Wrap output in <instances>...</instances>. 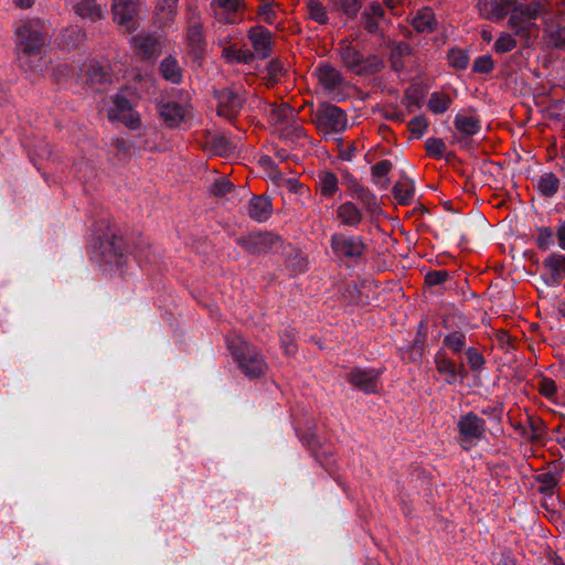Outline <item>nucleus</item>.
Segmentation results:
<instances>
[{
    "instance_id": "f257e3e1",
    "label": "nucleus",
    "mask_w": 565,
    "mask_h": 565,
    "mask_svg": "<svg viewBox=\"0 0 565 565\" xmlns=\"http://www.w3.org/2000/svg\"><path fill=\"white\" fill-rule=\"evenodd\" d=\"M545 9V1H533L521 7L516 6V0H478L476 4L479 17L494 23L510 14V28L526 44L537 38L539 28L534 21Z\"/></svg>"
},
{
    "instance_id": "f03ea898",
    "label": "nucleus",
    "mask_w": 565,
    "mask_h": 565,
    "mask_svg": "<svg viewBox=\"0 0 565 565\" xmlns=\"http://www.w3.org/2000/svg\"><path fill=\"white\" fill-rule=\"evenodd\" d=\"M227 350L237 369L248 379H257L265 374L267 363L260 350L246 341L241 333L231 332L225 338Z\"/></svg>"
},
{
    "instance_id": "7ed1b4c3",
    "label": "nucleus",
    "mask_w": 565,
    "mask_h": 565,
    "mask_svg": "<svg viewBox=\"0 0 565 565\" xmlns=\"http://www.w3.org/2000/svg\"><path fill=\"white\" fill-rule=\"evenodd\" d=\"M15 54L21 67L33 70V60H41L46 44V35L38 22L28 21L15 29Z\"/></svg>"
},
{
    "instance_id": "20e7f679",
    "label": "nucleus",
    "mask_w": 565,
    "mask_h": 565,
    "mask_svg": "<svg viewBox=\"0 0 565 565\" xmlns=\"http://www.w3.org/2000/svg\"><path fill=\"white\" fill-rule=\"evenodd\" d=\"M92 257L99 266L120 269L129 259L128 247L121 236H118L108 224L105 231L97 235L93 245Z\"/></svg>"
},
{
    "instance_id": "39448f33",
    "label": "nucleus",
    "mask_w": 565,
    "mask_h": 565,
    "mask_svg": "<svg viewBox=\"0 0 565 565\" xmlns=\"http://www.w3.org/2000/svg\"><path fill=\"white\" fill-rule=\"evenodd\" d=\"M338 51L345 68L356 75H374L384 68V62L379 55L364 56L349 40H341Z\"/></svg>"
},
{
    "instance_id": "423d86ee",
    "label": "nucleus",
    "mask_w": 565,
    "mask_h": 565,
    "mask_svg": "<svg viewBox=\"0 0 565 565\" xmlns=\"http://www.w3.org/2000/svg\"><path fill=\"white\" fill-rule=\"evenodd\" d=\"M458 444L461 449L469 451L486 437L487 423L473 412H468L457 420Z\"/></svg>"
},
{
    "instance_id": "0eeeda50",
    "label": "nucleus",
    "mask_w": 565,
    "mask_h": 565,
    "mask_svg": "<svg viewBox=\"0 0 565 565\" xmlns=\"http://www.w3.org/2000/svg\"><path fill=\"white\" fill-rule=\"evenodd\" d=\"M330 247L335 258L358 263L365 254L367 246L360 235L337 232L330 236Z\"/></svg>"
},
{
    "instance_id": "6e6552de",
    "label": "nucleus",
    "mask_w": 565,
    "mask_h": 565,
    "mask_svg": "<svg viewBox=\"0 0 565 565\" xmlns=\"http://www.w3.org/2000/svg\"><path fill=\"white\" fill-rule=\"evenodd\" d=\"M236 244L246 253L259 256L278 250L282 245V238L274 232L256 231L238 237Z\"/></svg>"
},
{
    "instance_id": "1a4fd4ad",
    "label": "nucleus",
    "mask_w": 565,
    "mask_h": 565,
    "mask_svg": "<svg viewBox=\"0 0 565 565\" xmlns=\"http://www.w3.org/2000/svg\"><path fill=\"white\" fill-rule=\"evenodd\" d=\"M185 38L191 58L193 62L201 63L206 50V40L201 12L192 6L188 8V26Z\"/></svg>"
},
{
    "instance_id": "9d476101",
    "label": "nucleus",
    "mask_w": 565,
    "mask_h": 565,
    "mask_svg": "<svg viewBox=\"0 0 565 565\" xmlns=\"http://www.w3.org/2000/svg\"><path fill=\"white\" fill-rule=\"evenodd\" d=\"M313 121L317 128L324 134H341L348 127L345 111L330 103H322L318 106Z\"/></svg>"
},
{
    "instance_id": "9b49d317",
    "label": "nucleus",
    "mask_w": 565,
    "mask_h": 565,
    "mask_svg": "<svg viewBox=\"0 0 565 565\" xmlns=\"http://www.w3.org/2000/svg\"><path fill=\"white\" fill-rule=\"evenodd\" d=\"M382 370L374 367H347L342 377L355 390L364 394H376L380 388Z\"/></svg>"
},
{
    "instance_id": "f8f14e48",
    "label": "nucleus",
    "mask_w": 565,
    "mask_h": 565,
    "mask_svg": "<svg viewBox=\"0 0 565 565\" xmlns=\"http://www.w3.org/2000/svg\"><path fill=\"white\" fill-rule=\"evenodd\" d=\"M342 184L347 188L348 195L363 204L367 212L375 213L380 210V202L376 194L348 170L340 169Z\"/></svg>"
},
{
    "instance_id": "ddd939ff",
    "label": "nucleus",
    "mask_w": 565,
    "mask_h": 565,
    "mask_svg": "<svg viewBox=\"0 0 565 565\" xmlns=\"http://www.w3.org/2000/svg\"><path fill=\"white\" fill-rule=\"evenodd\" d=\"M383 213L382 206L375 213H370L363 204L355 200H348L340 203L335 209L337 220L341 225L356 228L365 218L374 220Z\"/></svg>"
},
{
    "instance_id": "4468645a",
    "label": "nucleus",
    "mask_w": 565,
    "mask_h": 565,
    "mask_svg": "<svg viewBox=\"0 0 565 565\" xmlns=\"http://www.w3.org/2000/svg\"><path fill=\"white\" fill-rule=\"evenodd\" d=\"M217 99V115L230 120L234 119L245 104L244 90L237 88H223L215 94Z\"/></svg>"
},
{
    "instance_id": "2eb2a0df",
    "label": "nucleus",
    "mask_w": 565,
    "mask_h": 565,
    "mask_svg": "<svg viewBox=\"0 0 565 565\" xmlns=\"http://www.w3.org/2000/svg\"><path fill=\"white\" fill-rule=\"evenodd\" d=\"M247 38L252 43L254 58H268L273 52V33L264 25L252 26L247 31Z\"/></svg>"
},
{
    "instance_id": "dca6fc26",
    "label": "nucleus",
    "mask_w": 565,
    "mask_h": 565,
    "mask_svg": "<svg viewBox=\"0 0 565 565\" xmlns=\"http://www.w3.org/2000/svg\"><path fill=\"white\" fill-rule=\"evenodd\" d=\"M140 7V0H114L111 11L114 21L130 31Z\"/></svg>"
},
{
    "instance_id": "f3484780",
    "label": "nucleus",
    "mask_w": 565,
    "mask_h": 565,
    "mask_svg": "<svg viewBox=\"0 0 565 565\" xmlns=\"http://www.w3.org/2000/svg\"><path fill=\"white\" fill-rule=\"evenodd\" d=\"M563 476V469L556 465H548L546 470L534 476V480L539 483L537 491L544 495V498H552Z\"/></svg>"
},
{
    "instance_id": "a211bd4d",
    "label": "nucleus",
    "mask_w": 565,
    "mask_h": 565,
    "mask_svg": "<svg viewBox=\"0 0 565 565\" xmlns=\"http://www.w3.org/2000/svg\"><path fill=\"white\" fill-rule=\"evenodd\" d=\"M315 73L320 85L328 92L340 89L344 85V76L342 73L328 62H320Z\"/></svg>"
},
{
    "instance_id": "6ab92c4d",
    "label": "nucleus",
    "mask_w": 565,
    "mask_h": 565,
    "mask_svg": "<svg viewBox=\"0 0 565 565\" xmlns=\"http://www.w3.org/2000/svg\"><path fill=\"white\" fill-rule=\"evenodd\" d=\"M454 126L458 134V142L467 147L470 141V137L478 135L481 130V120L477 116H470L462 113H458L454 119Z\"/></svg>"
},
{
    "instance_id": "aec40b11",
    "label": "nucleus",
    "mask_w": 565,
    "mask_h": 565,
    "mask_svg": "<svg viewBox=\"0 0 565 565\" xmlns=\"http://www.w3.org/2000/svg\"><path fill=\"white\" fill-rule=\"evenodd\" d=\"M134 44L139 55L146 61H154L162 52L161 42L151 34H138Z\"/></svg>"
},
{
    "instance_id": "412c9836",
    "label": "nucleus",
    "mask_w": 565,
    "mask_h": 565,
    "mask_svg": "<svg viewBox=\"0 0 565 565\" xmlns=\"http://www.w3.org/2000/svg\"><path fill=\"white\" fill-rule=\"evenodd\" d=\"M248 216L257 222H266L273 214V204L270 198L266 195H254L247 206Z\"/></svg>"
},
{
    "instance_id": "4be33fe9",
    "label": "nucleus",
    "mask_w": 565,
    "mask_h": 565,
    "mask_svg": "<svg viewBox=\"0 0 565 565\" xmlns=\"http://www.w3.org/2000/svg\"><path fill=\"white\" fill-rule=\"evenodd\" d=\"M385 17V10L380 2H372L361 13V25L370 34H377L380 32L379 21Z\"/></svg>"
},
{
    "instance_id": "5701e85b",
    "label": "nucleus",
    "mask_w": 565,
    "mask_h": 565,
    "mask_svg": "<svg viewBox=\"0 0 565 565\" xmlns=\"http://www.w3.org/2000/svg\"><path fill=\"white\" fill-rule=\"evenodd\" d=\"M317 189L321 198H334L338 193H341L338 175L330 170L319 171L317 174Z\"/></svg>"
},
{
    "instance_id": "b1692460",
    "label": "nucleus",
    "mask_w": 565,
    "mask_h": 565,
    "mask_svg": "<svg viewBox=\"0 0 565 565\" xmlns=\"http://www.w3.org/2000/svg\"><path fill=\"white\" fill-rule=\"evenodd\" d=\"M434 362L436 370L443 376L444 382L448 385L455 384L457 381V364L447 355L444 348L436 352Z\"/></svg>"
},
{
    "instance_id": "393cba45",
    "label": "nucleus",
    "mask_w": 565,
    "mask_h": 565,
    "mask_svg": "<svg viewBox=\"0 0 565 565\" xmlns=\"http://www.w3.org/2000/svg\"><path fill=\"white\" fill-rule=\"evenodd\" d=\"M543 266L548 270L545 279L547 285H559L565 277V255L551 254L544 259Z\"/></svg>"
},
{
    "instance_id": "a878e982",
    "label": "nucleus",
    "mask_w": 565,
    "mask_h": 565,
    "mask_svg": "<svg viewBox=\"0 0 565 565\" xmlns=\"http://www.w3.org/2000/svg\"><path fill=\"white\" fill-rule=\"evenodd\" d=\"M159 114L166 125L173 128L185 119L186 108L175 102H166L159 105Z\"/></svg>"
},
{
    "instance_id": "bb28decb",
    "label": "nucleus",
    "mask_w": 565,
    "mask_h": 565,
    "mask_svg": "<svg viewBox=\"0 0 565 565\" xmlns=\"http://www.w3.org/2000/svg\"><path fill=\"white\" fill-rule=\"evenodd\" d=\"M392 193L398 204L409 205L415 195L414 181L405 172H402L399 180L393 185Z\"/></svg>"
},
{
    "instance_id": "cd10ccee",
    "label": "nucleus",
    "mask_w": 565,
    "mask_h": 565,
    "mask_svg": "<svg viewBox=\"0 0 565 565\" xmlns=\"http://www.w3.org/2000/svg\"><path fill=\"white\" fill-rule=\"evenodd\" d=\"M159 74L173 85H180L183 82V68L172 55H168L160 62Z\"/></svg>"
},
{
    "instance_id": "c85d7f7f",
    "label": "nucleus",
    "mask_w": 565,
    "mask_h": 565,
    "mask_svg": "<svg viewBox=\"0 0 565 565\" xmlns=\"http://www.w3.org/2000/svg\"><path fill=\"white\" fill-rule=\"evenodd\" d=\"M104 7L97 0H78L73 9L79 18L97 22L104 18Z\"/></svg>"
},
{
    "instance_id": "c756f323",
    "label": "nucleus",
    "mask_w": 565,
    "mask_h": 565,
    "mask_svg": "<svg viewBox=\"0 0 565 565\" xmlns=\"http://www.w3.org/2000/svg\"><path fill=\"white\" fill-rule=\"evenodd\" d=\"M87 35L83 28L78 25H71L64 29L58 38V45L64 50H73L83 44Z\"/></svg>"
},
{
    "instance_id": "7c9ffc66",
    "label": "nucleus",
    "mask_w": 565,
    "mask_h": 565,
    "mask_svg": "<svg viewBox=\"0 0 565 565\" xmlns=\"http://www.w3.org/2000/svg\"><path fill=\"white\" fill-rule=\"evenodd\" d=\"M412 24L417 32L431 33L436 30L437 21L434 11L424 7L415 13Z\"/></svg>"
},
{
    "instance_id": "2f4dec72",
    "label": "nucleus",
    "mask_w": 565,
    "mask_h": 565,
    "mask_svg": "<svg viewBox=\"0 0 565 565\" xmlns=\"http://www.w3.org/2000/svg\"><path fill=\"white\" fill-rule=\"evenodd\" d=\"M301 441L312 450V455L321 466L327 468L333 462L332 454L319 445L318 438L313 433L302 435Z\"/></svg>"
},
{
    "instance_id": "473e14b6",
    "label": "nucleus",
    "mask_w": 565,
    "mask_h": 565,
    "mask_svg": "<svg viewBox=\"0 0 565 565\" xmlns=\"http://www.w3.org/2000/svg\"><path fill=\"white\" fill-rule=\"evenodd\" d=\"M211 7H217L224 11L220 21L227 24H235L237 22L236 14L244 8L243 0H212Z\"/></svg>"
},
{
    "instance_id": "72a5a7b5",
    "label": "nucleus",
    "mask_w": 565,
    "mask_h": 565,
    "mask_svg": "<svg viewBox=\"0 0 565 565\" xmlns=\"http://www.w3.org/2000/svg\"><path fill=\"white\" fill-rule=\"evenodd\" d=\"M412 53H413V50L408 43L403 42V41L396 43L392 47V51L390 54V63H391L392 70L396 73L403 72L406 67L404 60H405V57L411 56Z\"/></svg>"
},
{
    "instance_id": "f704fd0d",
    "label": "nucleus",
    "mask_w": 565,
    "mask_h": 565,
    "mask_svg": "<svg viewBox=\"0 0 565 565\" xmlns=\"http://www.w3.org/2000/svg\"><path fill=\"white\" fill-rule=\"evenodd\" d=\"M443 343L455 355H460L467 349V335L462 331H451L444 337Z\"/></svg>"
},
{
    "instance_id": "c9c22d12",
    "label": "nucleus",
    "mask_w": 565,
    "mask_h": 565,
    "mask_svg": "<svg viewBox=\"0 0 565 565\" xmlns=\"http://www.w3.org/2000/svg\"><path fill=\"white\" fill-rule=\"evenodd\" d=\"M539 192L545 198H553L559 188V179L552 172L542 174L536 183Z\"/></svg>"
},
{
    "instance_id": "e433bc0d",
    "label": "nucleus",
    "mask_w": 565,
    "mask_h": 565,
    "mask_svg": "<svg viewBox=\"0 0 565 565\" xmlns=\"http://www.w3.org/2000/svg\"><path fill=\"white\" fill-rule=\"evenodd\" d=\"M452 104V98L444 93L434 92L430 94L427 102V108L429 111L436 115L446 113Z\"/></svg>"
},
{
    "instance_id": "4c0bfd02",
    "label": "nucleus",
    "mask_w": 565,
    "mask_h": 565,
    "mask_svg": "<svg viewBox=\"0 0 565 565\" xmlns=\"http://www.w3.org/2000/svg\"><path fill=\"white\" fill-rule=\"evenodd\" d=\"M223 57L230 63L248 64L254 60V53L247 49H237L235 45H228L223 49Z\"/></svg>"
},
{
    "instance_id": "58836bf2",
    "label": "nucleus",
    "mask_w": 565,
    "mask_h": 565,
    "mask_svg": "<svg viewBox=\"0 0 565 565\" xmlns=\"http://www.w3.org/2000/svg\"><path fill=\"white\" fill-rule=\"evenodd\" d=\"M308 17L319 24H327L329 17L326 7L319 0H305Z\"/></svg>"
},
{
    "instance_id": "ea45409f",
    "label": "nucleus",
    "mask_w": 565,
    "mask_h": 565,
    "mask_svg": "<svg viewBox=\"0 0 565 565\" xmlns=\"http://www.w3.org/2000/svg\"><path fill=\"white\" fill-rule=\"evenodd\" d=\"M393 168V163L390 160H381L371 167V178L375 184H379L382 179L384 182L381 188L386 189L388 186L387 174Z\"/></svg>"
},
{
    "instance_id": "a19ab883",
    "label": "nucleus",
    "mask_w": 565,
    "mask_h": 565,
    "mask_svg": "<svg viewBox=\"0 0 565 565\" xmlns=\"http://www.w3.org/2000/svg\"><path fill=\"white\" fill-rule=\"evenodd\" d=\"M331 9L347 15L349 19L356 17L361 9V0H331Z\"/></svg>"
},
{
    "instance_id": "79ce46f5",
    "label": "nucleus",
    "mask_w": 565,
    "mask_h": 565,
    "mask_svg": "<svg viewBox=\"0 0 565 565\" xmlns=\"http://www.w3.org/2000/svg\"><path fill=\"white\" fill-rule=\"evenodd\" d=\"M294 116L291 108L287 104L271 105L269 119L280 129Z\"/></svg>"
},
{
    "instance_id": "37998d69",
    "label": "nucleus",
    "mask_w": 565,
    "mask_h": 565,
    "mask_svg": "<svg viewBox=\"0 0 565 565\" xmlns=\"http://www.w3.org/2000/svg\"><path fill=\"white\" fill-rule=\"evenodd\" d=\"M281 137L291 141L306 137L305 129L298 122L295 115L279 129Z\"/></svg>"
},
{
    "instance_id": "c03bdc74",
    "label": "nucleus",
    "mask_w": 565,
    "mask_h": 565,
    "mask_svg": "<svg viewBox=\"0 0 565 565\" xmlns=\"http://www.w3.org/2000/svg\"><path fill=\"white\" fill-rule=\"evenodd\" d=\"M448 64L458 71H463L469 65V55L461 49H451L447 54Z\"/></svg>"
},
{
    "instance_id": "a18cd8bd",
    "label": "nucleus",
    "mask_w": 565,
    "mask_h": 565,
    "mask_svg": "<svg viewBox=\"0 0 565 565\" xmlns=\"http://www.w3.org/2000/svg\"><path fill=\"white\" fill-rule=\"evenodd\" d=\"M467 362L472 372H481L486 364L482 353L475 347H469L465 351Z\"/></svg>"
},
{
    "instance_id": "49530a36",
    "label": "nucleus",
    "mask_w": 565,
    "mask_h": 565,
    "mask_svg": "<svg viewBox=\"0 0 565 565\" xmlns=\"http://www.w3.org/2000/svg\"><path fill=\"white\" fill-rule=\"evenodd\" d=\"M132 109L131 104L128 98L122 95H116L113 100V106L108 109V118L110 120H116V117L122 113H127Z\"/></svg>"
},
{
    "instance_id": "de8ad7c7",
    "label": "nucleus",
    "mask_w": 565,
    "mask_h": 565,
    "mask_svg": "<svg viewBox=\"0 0 565 565\" xmlns=\"http://www.w3.org/2000/svg\"><path fill=\"white\" fill-rule=\"evenodd\" d=\"M537 390L548 401H554L557 397V386L554 380L541 376L537 383Z\"/></svg>"
},
{
    "instance_id": "09e8293b",
    "label": "nucleus",
    "mask_w": 565,
    "mask_h": 565,
    "mask_svg": "<svg viewBox=\"0 0 565 565\" xmlns=\"http://www.w3.org/2000/svg\"><path fill=\"white\" fill-rule=\"evenodd\" d=\"M494 70V61L491 55L484 54L476 57L472 64V72L488 75Z\"/></svg>"
},
{
    "instance_id": "8fccbe9b",
    "label": "nucleus",
    "mask_w": 565,
    "mask_h": 565,
    "mask_svg": "<svg viewBox=\"0 0 565 565\" xmlns=\"http://www.w3.org/2000/svg\"><path fill=\"white\" fill-rule=\"evenodd\" d=\"M427 153L433 158H441L447 149L446 143L440 138H428L425 142Z\"/></svg>"
},
{
    "instance_id": "3c124183",
    "label": "nucleus",
    "mask_w": 565,
    "mask_h": 565,
    "mask_svg": "<svg viewBox=\"0 0 565 565\" xmlns=\"http://www.w3.org/2000/svg\"><path fill=\"white\" fill-rule=\"evenodd\" d=\"M516 46L515 39L509 33H501L497 39L493 49L497 53H508Z\"/></svg>"
},
{
    "instance_id": "603ef678",
    "label": "nucleus",
    "mask_w": 565,
    "mask_h": 565,
    "mask_svg": "<svg viewBox=\"0 0 565 565\" xmlns=\"http://www.w3.org/2000/svg\"><path fill=\"white\" fill-rule=\"evenodd\" d=\"M280 345L287 355H294L297 352L294 330L286 329L280 333Z\"/></svg>"
},
{
    "instance_id": "864d4df0",
    "label": "nucleus",
    "mask_w": 565,
    "mask_h": 565,
    "mask_svg": "<svg viewBox=\"0 0 565 565\" xmlns=\"http://www.w3.org/2000/svg\"><path fill=\"white\" fill-rule=\"evenodd\" d=\"M423 328H424V324L420 323L418 332L412 343L411 359L413 361L420 359L424 354L425 334L422 332Z\"/></svg>"
},
{
    "instance_id": "5fc2aeb1",
    "label": "nucleus",
    "mask_w": 565,
    "mask_h": 565,
    "mask_svg": "<svg viewBox=\"0 0 565 565\" xmlns=\"http://www.w3.org/2000/svg\"><path fill=\"white\" fill-rule=\"evenodd\" d=\"M286 70L278 58L271 60L267 65V77L270 83H278Z\"/></svg>"
},
{
    "instance_id": "6e6d98bb",
    "label": "nucleus",
    "mask_w": 565,
    "mask_h": 565,
    "mask_svg": "<svg viewBox=\"0 0 565 565\" xmlns=\"http://www.w3.org/2000/svg\"><path fill=\"white\" fill-rule=\"evenodd\" d=\"M411 134L415 138H422L428 128V120L424 115L414 117L408 124Z\"/></svg>"
},
{
    "instance_id": "4d7b16f0",
    "label": "nucleus",
    "mask_w": 565,
    "mask_h": 565,
    "mask_svg": "<svg viewBox=\"0 0 565 565\" xmlns=\"http://www.w3.org/2000/svg\"><path fill=\"white\" fill-rule=\"evenodd\" d=\"M87 82L94 83H107L109 82V74L103 70L102 66L97 64L89 65L87 71Z\"/></svg>"
},
{
    "instance_id": "13d9d810",
    "label": "nucleus",
    "mask_w": 565,
    "mask_h": 565,
    "mask_svg": "<svg viewBox=\"0 0 565 565\" xmlns=\"http://www.w3.org/2000/svg\"><path fill=\"white\" fill-rule=\"evenodd\" d=\"M232 189H233L232 182L225 177H220L214 180V182L211 186V192L215 196L222 198V196L226 195L227 193H230L232 191Z\"/></svg>"
},
{
    "instance_id": "bf43d9fd",
    "label": "nucleus",
    "mask_w": 565,
    "mask_h": 565,
    "mask_svg": "<svg viewBox=\"0 0 565 565\" xmlns=\"http://www.w3.org/2000/svg\"><path fill=\"white\" fill-rule=\"evenodd\" d=\"M553 236L551 227H541L536 238L537 247L542 250H547L554 243Z\"/></svg>"
},
{
    "instance_id": "052dcab7",
    "label": "nucleus",
    "mask_w": 565,
    "mask_h": 565,
    "mask_svg": "<svg viewBox=\"0 0 565 565\" xmlns=\"http://www.w3.org/2000/svg\"><path fill=\"white\" fill-rule=\"evenodd\" d=\"M110 147L115 150V156L119 159L126 158L130 153L131 145L124 138H113Z\"/></svg>"
},
{
    "instance_id": "680f3d73",
    "label": "nucleus",
    "mask_w": 565,
    "mask_h": 565,
    "mask_svg": "<svg viewBox=\"0 0 565 565\" xmlns=\"http://www.w3.org/2000/svg\"><path fill=\"white\" fill-rule=\"evenodd\" d=\"M116 120H120L129 129H137L140 126V116L134 109L122 113L116 117Z\"/></svg>"
},
{
    "instance_id": "e2e57ef3",
    "label": "nucleus",
    "mask_w": 565,
    "mask_h": 565,
    "mask_svg": "<svg viewBox=\"0 0 565 565\" xmlns=\"http://www.w3.org/2000/svg\"><path fill=\"white\" fill-rule=\"evenodd\" d=\"M212 149L215 153L224 156L232 150V145L224 136H216L211 140Z\"/></svg>"
},
{
    "instance_id": "0e129e2a",
    "label": "nucleus",
    "mask_w": 565,
    "mask_h": 565,
    "mask_svg": "<svg viewBox=\"0 0 565 565\" xmlns=\"http://www.w3.org/2000/svg\"><path fill=\"white\" fill-rule=\"evenodd\" d=\"M449 277L446 270H431L425 276V281L429 286H438L444 284Z\"/></svg>"
},
{
    "instance_id": "69168bd1",
    "label": "nucleus",
    "mask_w": 565,
    "mask_h": 565,
    "mask_svg": "<svg viewBox=\"0 0 565 565\" xmlns=\"http://www.w3.org/2000/svg\"><path fill=\"white\" fill-rule=\"evenodd\" d=\"M78 180L88 181L94 175V169L86 161H79L74 164Z\"/></svg>"
},
{
    "instance_id": "338daca9",
    "label": "nucleus",
    "mask_w": 565,
    "mask_h": 565,
    "mask_svg": "<svg viewBox=\"0 0 565 565\" xmlns=\"http://www.w3.org/2000/svg\"><path fill=\"white\" fill-rule=\"evenodd\" d=\"M308 262L307 258L296 253L295 257L289 258L288 267L295 274L305 273L307 270Z\"/></svg>"
},
{
    "instance_id": "774afa93",
    "label": "nucleus",
    "mask_w": 565,
    "mask_h": 565,
    "mask_svg": "<svg viewBox=\"0 0 565 565\" xmlns=\"http://www.w3.org/2000/svg\"><path fill=\"white\" fill-rule=\"evenodd\" d=\"M530 429L532 431V441H537L541 439L542 435L544 434V423L541 419H531L530 420Z\"/></svg>"
}]
</instances>
